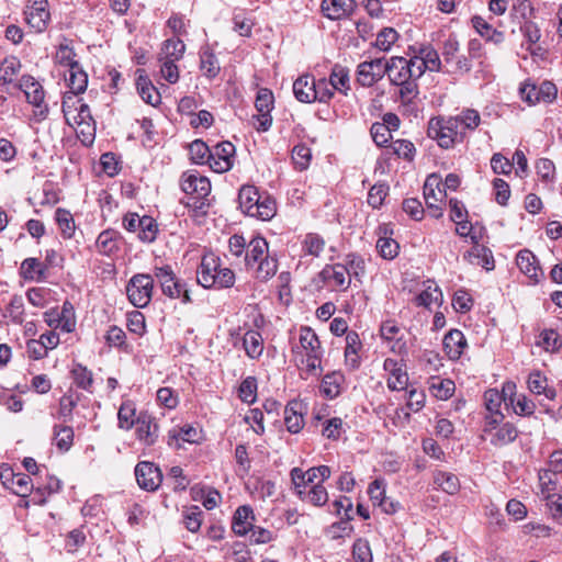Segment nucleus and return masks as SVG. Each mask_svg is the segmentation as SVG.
I'll use <instances>...</instances> for the list:
<instances>
[{
  "instance_id": "obj_1",
  "label": "nucleus",
  "mask_w": 562,
  "mask_h": 562,
  "mask_svg": "<svg viewBox=\"0 0 562 562\" xmlns=\"http://www.w3.org/2000/svg\"><path fill=\"white\" fill-rule=\"evenodd\" d=\"M244 262L259 281L270 280L278 271V259L269 254L268 241L261 236H255L248 241Z\"/></svg>"
},
{
  "instance_id": "obj_2",
  "label": "nucleus",
  "mask_w": 562,
  "mask_h": 562,
  "mask_svg": "<svg viewBox=\"0 0 562 562\" xmlns=\"http://www.w3.org/2000/svg\"><path fill=\"white\" fill-rule=\"evenodd\" d=\"M181 190L187 198L181 203L189 207L194 216H204L210 207L207 196L211 193L210 180L193 171H186L180 179Z\"/></svg>"
},
{
  "instance_id": "obj_3",
  "label": "nucleus",
  "mask_w": 562,
  "mask_h": 562,
  "mask_svg": "<svg viewBox=\"0 0 562 562\" xmlns=\"http://www.w3.org/2000/svg\"><path fill=\"white\" fill-rule=\"evenodd\" d=\"M14 87L23 91L25 98L34 110V116L38 120H45L48 115V106L44 104L45 91L43 86L31 75H23Z\"/></svg>"
},
{
  "instance_id": "obj_4",
  "label": "nucleus",
  "mask_w": 562,
  "mask_h": 562,
  "mask_svg": "<svg viewBox=\"0 0 562 562\" xmlns=\"http://www.w3.org/2000/svg\"><path fill=\"white\" fill-rule=\"evenodd\" d=\"M427 135L442 148L454 145L459 135V120L454 117H432L428 122Z\"/></svg>"
},
{
  "instance_id": "obj_5",
  "label": "nucleus",
  "mask_w": 562,
  "mask_h": 562,
  "mask_svg": "<svg viewBox=\"0 0 562 562\" xmlns=\"http://www.w3.org/2000/svg\"><path fill=\"white\" fill-rule=\"evenodd\" d=\"M154 276L160 283L165 295L171 299H181L184 304L192 301L186 283L176 278L170 266L155 267Z\"/></svg>"
},
{
  "instance_id": "obj_6",
  "label": "nucleus",
  "mask_w": 562,
  "mask_h": 562,
  "mask_svg": "<svg viewBox=\"0 0 562 562\" xmlns=\"http://www.w3.org/2000/svg\"><path fill=\"white\" fill-rule=\"evenodd\" d=\"M153 289V277L147 273H137L130 279L126 285L128 301L135 307L144 308L150 303Z\"/></svg>"
},
{
  "instance_id": "obj_7",
  "label": "nucleus",
  "mask_w": 562,
  "mask_h": 562,
  "mask_svg": "<svg viewBox=\"0 0 562 562\" xmlns=\"http://www.w3.org/2000/svg\"><path fill=\"white\" fill-rule=\"evenodd\" d=\"M393 85L404 83L411 80H417L423 76L420 66L416 67L414 59L394 56L386 61V72Z\"/></svg>"
},
{
  "instance_id": "obj_8",
  "label": "nucleus",
  "mask_w": 562,
  "mask_h": 562,
  "mask_svg": "<svg viewBox=\"0 0 562 562\" xmlns=\"http://www.w3.org/2000/svg\"><path fill=\"white\" fill-rule=\"evenodd\" d=\"M445 196L446 191L441 189L440 177L435 173L428 176L424 183V199L427 210L434 218L442 216L440 203L443 201Z\"/></svg>"
},
{
  "instance_id": "obj_9",
  "label": "nucleus",
  "mask_w": 562,
  "mask_h": 562,
  "mask_svg": "<svg viewBox=\"0 0 562 562\" xmlns=\"http://www.w3.org/2000/svg\"><path fill=\"white\" fill-rule=\"evenodd\" d=\"M135 477L142 490L154 492L162 482L159 467L149 461H140L135 467Z\"/></svg>"
},
{
  "instance_id": "obj_10",
  "label": "nucleus",
  "mask_w": 562,
  "mask_h": 562,
  "mask_svg": "<svg viewBox=\"0 0 562 562\" xmlns=\"http://www.w3.org/2000/svg\"><path fill=\"white\" fill-rule=\"evenodd\" d=\"M255 106L259 114L254 116L256 120L254 126L259 132H266L272 124V116L270 114L273 108L272 92L268 89H260L257 93Z\"/></svg>"
},
{
  "instance_id": "obj_11",
  "label": "nucleus",
  "mask_w": 562,
  "mask_h": 562,
  "mask_svg": "<svg viewBox=\"0 0 562 562\" xmlns=\"http://www.w3.org/2000/svg\"><path fill=\"white\" fill-rule=\"evenodd\" d=\"M386 72V61L384 58H375L359 64L357 70V81L362 87H371L383 78Z\"/></svg>"
},
{
  "instance_id": "obj_12",
  "label": "nucleus",
  "mask_w": 562,
  "mask_h": 562,
  "mask_svg": "<svg viewBox=\"0 0 562 562\" xmlns=\"http://www.w3.org/2000/svg\"><path fill=\"white\" fill-rule=\"evenodd\" d=\"M235 154V146L231 142H222L214 147L209 156L210 168L218 173L226 172L233 167L232 158Z\"/></svg>"
},
{
  "instance_id": "obj_13",
  "label": "nucleus",
  "mask_w": 562,
  "mask_h": 562,
  "mask_svg": "<svg viewBox=\"0 0 562 562\" xmlns=\"http://www.w3.org/2000/svg\"><path fill=\"white\" fill-rule=\"evenodd\" d=\"M47 5V0H30L24 12L27 24L36 32H43L47 27L50 16Z\"/></svg>"
},
{
  "instance_id": "obj_14",
  "label": "nucleus",
  "mask_w": 562,
  "mask_h": 562,
  "mask_svg": "<svg viewBox=\"0 0 562 562\" xmlns=\"http://www.w3.org/2000/svg\"><path fill=\"white\" fill-rule=\"evenodd\" d=\"M473 247L464 252L463 260L473 266H481L485 270H493L495 267L492 250L479 244L476 236L471 235Z\"/></svg>"
},
{
  "instance_id": "obj_15",
  "label": "nucleus",
  "mask_w": 562,
  "mask_h": 562,
  "mask_svg": "<svg viewBox=\"0 0 562 562\" xmlns=\"http://www.w3.org/2000/svg\"><path fill=\"white\" fill-rule=\"evenodd\" d=\"M134 426L136 427L137 439L145 446H153L157 441L159 427L150 415L140 413Z\"/></svg>"
},
{
  "instance_id": "obj_16",
  "label": "nucleus",
  "mask_w": 562,
  "mask_h": 562,
  "mask_svg": "<svg viewBox=\"0 0 562 562\" xmlns=\"http://www.w3.org/2000/svg\"><path fill=\"white\" fill-rule=\"evenodd\" d=\"M321 279L329 286L347 290L350 285L348 269L345 265H326L319 272Z\"/></svg>"
},
{
  "instance_id": "obj_17",
  "label": "nucleus",
  "mask_w": 562,
  "mask_h": 562,
  "mask_svg": "<svg viewBox=\"0 0 562 562\" xmlns=\"http://www.w3.org/2000/svg\"><path fill=\"white\" fill-rule=\"evenodd\" d=\"M381 338L390 345L395 353L406 352V341L401 335V328L394 321H385L380 327Z\"/></svg>"
},
{
  "instance_id": "obj_18",
  "label": "nucleus",
  "mask_w": 562,
  "mask_h": 562,
  "mask_svg": "<svg viewBox=\"0 0 562 562\" xmlns=\"http://www.w3.org/2000/svg\"><path fill=\"white\" fill-rule=\"evenodd\" d=\"M383 369L390 373L387 379V386L390 390L402 391L406 389L408 375L397 360L386 358L383 363Z\"/></svg>"
},
{
  "instance_id": "obj_19",
  "label": "nucleus",
  "mask_w": 562,
  "mask_h": 562,
  "mask_svg": "<svg viewBox=\"0 0 562 562\" xmlns=\"http://www.w3.org/2000/svg\"><path fill=\"white\" fill-rule=\"evenodd\" d=\"M322 12L329 20H340L350 15L355 8V0H323Z\"/></svg>"
},
{
  "instance_id": "obj_20",
  "label": "nucleus",
  "mask_w": 562,
  "mask_h": 562,
  "mask_svg": "<svg viewBox=\"0 0 562 562\" xmlns=\"http://www.w3.org/2000/svg\"><path fill=\"white\" fill-rule=\"evenodd\" d=\"M467 346V339L459 329H451L443 337V350L450 360L460 359Z\"/></svg>"
},
{
  "instance_id": "obj_21",
  "label": "nucleus",
  "mask_w": 562,
  "mask_h": 562,
  "mask_svg": "<svg viewBox=\"0 0 562 562\" xmlns=\"http://www.w3.org/2000/svg\"><path fill=\"white\" fill-rule=\"evenodd\" d=\"M218 259L213 255L204 256L198 269V283L203 288H211L216 283Z\"/></svg>"
},
{
  "instance_id": "obj_22",
  "label": "nucleus",
  "mask_w": 562,
  "mask_h": 562,
  "mask_svg": "<svg viewBox=\"0 0 562 562\" xmlns=\"http://www.w3.org/2000/svg\"><path fill=\"white\" fill-rule=\"evenodd\" d=\"M200 439V430L191 425L173 428L168 432V446L176 449L181 448L180 441L196 443Z\"/></svg>"
},
{
  "instance_id": "obj_23",
  "label": "nucleus",
  "mask_w": 562,
  "mask_h": 562,
  "mask_svg": "<svg viewBox=\"0 0 562 562\" xmlns=\"http://www.w3.org/2000/svg\"><path fill=\"white\" fill-rule=\"evenodd\" d=\"M315 88V78L308 74L300 76L293 82V93L297 101L302 103L315 102V94L313 89Z\"/></svg>"
},
{
  "instance_id": "obj_24",
  "label": "nucleus",
  "mask_w": 562,
  "mask_h": 562,
  "mask_svg": "<svg viewBox=\"0 0 562 562\" xmlns=\"http://www.w3.org/2000/svg\"><path fill=\"white\" fill-rule=\"evenodd\" d=\"M254 521L255 515L252 508L248 505L239 506L233 518V531L237 536H246L254 526Z\"/></svg>"
},
{
  "instance_id": "obj_25",
  "label": "nucleus",
  "mask_w": 562,
  "mask_h": 562,
  "mask_svg": "<svg viewBox=\"0 0 562 562\" xmlns=\"http://www.w3.org/2000/svg\"><path fill=\"white\" fill-rule=\"evenodd\" d=\"M473 29L485 38L487 42H492L495 45L502 44L505 40L503 32L493 27L484 18L474 15L471 19Z\"/></svg>"
},
{
  "instance_id": "obj_26",
  "label": "nucleus",
  "mask_w": 562,
  "mask_h": 562,
  "mask_svg": "<svg viewBox=\"0 0 562 562\" xmlns=\"http://www.w3.org/2000/svg\"><path fill=\"white\" fill-rule=\"evenodd\" d=\"M361 341L359 335L351 330L346 335L345 361L346 366L351 370H356L360 366V357L358 355L361 349Z\"/></svg>"
},
{
  "instance_id": "obj_27",
  "label": "nucleus",
  "mask_w": 562,
  "mask_h": 562,
  "mask_svg": "<svg viewBox=\"0 0 562 562\" xmlns=\"http://www.w3.org/2000/svg\"><path fill=\"white\" fill-rule=\"evenodd\" d=\"M416 67L420 66L423 74L426 69L430 71H439L441 61L439 54L431 46H423L419 48V56L413 58Z\"/></svg>"
},
{
  "instance_id": "obj_28",
  "label": "nucleus",
  "mask_w": 562,
  "mask_h": 562,
  "mask_svg": "<svg viewBox=\"0 0 562 562\" xmlns=\"http://www.w3.org/2000/svg\"><path fill=\"white\" fill-rule=\"evenodd\" d=\"M301 409L302 404L296 401L290 402L284 407V424L292 434H297L303 428L304 419Z\"/></svg>"
},
{
  "instance_id": "obj_29",
  "label": "nucleus",
  "mask_w": 562,
  "mask_h": 562,
  "mask_svg": "<svg viewBox=\"0 0 562 562\" xmlns=\"http://www.w3.org/2000/svg\"><path fill=\"white\" fill-rule=\"evenodd\" d=\"M516 263L520 271L530 279L538 281L539 272H541L536 256L528 249H522L517 254Z\"/></svg>"
},
{
  "instance_id": "obj_30",
  "label": "nucleus",
  "mask_w": 562,
  "mask_h": 562,
  "mask_svg": "<svg viewBox=\"0 0 562 562\" xmlns=\"http://www.w3.org/2000/svg\"><path fill=\"white\" fill-rule=\"evenodd\" d=\"M69 75L66 78L68 87L70 89L69 93L80 94L83 93L88 86V75L81 68L79 64H72L71 69H69Z\"/></svg>"
},
{
  "instance_id": "obj_31",
  "label": "nucleus",
  "mask_w": 562,
  "mask_h": 562,
  "mask_svg": "<svg viewBox=\"0 0 562 562\" xmlns=\"http://www.w3.org/2000/svg\"><path fill=\"white\" fill-rule=\"evenodd\" d=\"M136 87L138 94L147 104L156 106L160 103V93L157 91V89L154 87L151 81L146 76H138Z\"/></svg>"
},
{
  "instance_id": "obj_32",
  "label": "nucleus",
  "mask_w": 562,
  "mask_h": 562,
  "mask_svg": "<svg viewBox=\"0 0 562 562\" xmlns=\"http://www.w3.org/2000/svg\"><path fill=\"white\" fill-rule=\"evenodd\" d=\"M186 50L184 43L179 38H168L164 42L158 60H172L177 61L182 58Z\"/></svg>"
},
{
  "instance_id": "obj_33",
  "label": "nucleus",
  "mask_w": 562,
  "mask_h": 562,
  "mask_svg": "<svg viewBox=\"0 0 562 562\" xmlns=\"http://www.w3.org/2000/svg\"><path fill=\"white\" fill-rule=\"evenodd\" d=\"M22 68L20 59L15 56L5 57L0 64V83L14 85V78Z\"/></svg>"
},
{
  "instance_id": "obj_34",
  "label": "nucleus",
  "mask_w": 562,
  "mask_h": 562,
  "mask_svg": "<svg viewBox=\"0 0 562 562\" xmlns=\"http://www.w3.org/2000/svg\"><path fill=\"white\" fill-rule=\"evenodd\" d=\"M261 194L254 186H243L238 193L239 206L244 213L250 216Z\"/></svg>"
},
{
  "instance_id": "obj_35",
  "label": "nucleus",
  "mask_w": 562,
  "mask_h": 562,
  "mask_svg": "<svg viewBox=\"0 0 562 562\" xmlns=\"http://www.w3.org/2000/svg\"><path fill=\"white\" fill-rule=\"evenodd\" d=\"M200 69L209 79L215 78L221 70L220 63L215 54L209 47L201 49Z\"/></svg>"
},
{
  "instance_id": "obj_36",
  "label": "nucleus",
  "mask_w": 562,
  "mask_h": 562,
  "mask_svg": "<svg viewBox=\"0 0 562 562\" xmlns=\"http://www.w3.org/2000/svg\"><path fill=\"white\" fill-rule=\"evenodd\" d=\"M517 428L512 423H504L492 434L491 443L495 447H504L516 440Z\"/></svg>"
},
{
  "instance_id": "obj_37",
  "label": "nucleus",
  "mask_w": 562,
  "mask_h": 562,
  "mask_svg": "<svg viewBox=\"0 0 562 562\" xmlns=\"http://www.w3.org/2000/svg\"><path fill=\"white\" fill-rule=\"evenodd\" d=\"M344 375L339 372L326 374L322 380L321 393L327 398H335L340 394Z\"/></svg>"
},
{
  "instance_id": "obj_38",
  "label": "nucleus",
  "mask_w": 562,
  "mask_h": 562,
  "mask_svg": "<svg viewBox=\"0 0 562 562\" xmlns=\"http://www.w3.org/2000/svg\"><path fill=\"white\" fill-rule=\"evenodd\" d=\"M244 349L248 357L256 359L261 356L263 351V339L259 331L248 330L243 338Z\"/></svg>"
},
{
  "instance_id": "obj_39",
  "label": "nucleus",
  "mask_w": 562,
  "mask_h": 562,
  "mask_svg": "<svg viewBox=\"0 0 562 562\" xmlns=\"http://www.w3.org/2000/svg\"><path fill=\"white\" fill-rule=\"evenodd\" d=\"M300 347L306 352V355L323 353L321 341L311 327H301Z\"/></svg>"
},
{
  "instance_id": "obj_40",
  "label": "nucleus",
  "mask_w": 562,
  "mask_h": 562,
  "mask_svg": "<svg viewBox=\"0 0 562 562\" xmlns=\"http://www.w3.org/2000/svg\"><path fill=\"white\" fill-rule=\"evenodd\" d=\"M299 497L314 506H323L328 501V493L321 482H316L308 491L299 490Z\"/></svg>"
},
{
  "instance_id": "obj_41",
  "label": "nucleus",
  "mask_w": 562,
  "mask_h": 562,
  "mask_svg": "<svg viewBox=\"0 0 562 562\" xmlns=\"http://www.w3.org/2000/svg\"><path fill=\"white\" fill-rule=\"evenodd\" d=\"M434 483L443 492L454 495L460 490V482L456 474L450 472L437 471L434 474Z\"/></svg>"
},
{
  "instance_id": "obj_42",
  "label": "nucleus",
  "mask_w": 562,
  "mask_h": 562,
  "mask_svg": "<svg viewBox=\"0 0 562 562\" xmlns=\"http://www.w3.org/2000/svg\"><path fill=\"white\" fill-rule=\"evenodd\" d=\"M328 81L330 82V86L334 90H336L345 95L347 94L348 90L350 89L349 72L341 65L336 64L333 67Z\"/></svg>"
},
{
  "instance_id": "obj_43",
  "label": "nucleus",
  "mask_w": 562,
  "mask_h": 562,
  "mask_svg": "<svg viewBox=\"0 0 562 562\" xmlns=\"http://www.w3.org/2000/svg\"><path fill=\"white\" fill-rule=\"evenodd\" d=\"M380 232H383L376 241V249L384 259H393L397 256L400 246L396 240L387 236V227H380Z\"/></svg>"
},
{
  "instance_id": "obj_44",
  "label": "nucleus",
  "mask_w": 562,
  "mask_h": 562,
  "mask_svg": "<svg viewBox=\"0 0 562 562\" xmlns=\"http://www.w3.org/2000/svg\"><path fill=\"white\" fill-rule=\"evenodd\" d=\"M45 272L46 266L36 258H26L21 265V274L25 280H42Z\"/></svg>"
},
{
  "instance_id": "obj_45",
  "label": "nucleus",
  "mask_w": 562,
  "mask_h": 562,
  "mask_svg": "<svg viewBox=\"0 0 562 562\" xmlns=\"http://www.w3.org/2000/svg\"><path fill=\"white\" fill-rule=\"evenodd\" d=\"M55 220L64 238H71L76 231L72 214L66 210L58 207L55 212Z\"/></svg>"
},
{
  "instance_id": "obj_46",
  "label": "nucleus",
  "mask_w": 562,
  "mask_h": 562,
  "mask_svg": "<svg viewBox=\"0 0 562 562\" xmlns=\"http://www.w3.org/2000/svg\"><path fill=\"white\" fill-rule=\"evenodd\" d=\"M443 301L441 290L435 285H428L414 300L417 306L430 307L432 304L440 305Z\"/></svg>"
},
{
  "instance_id": "obj_47",
  "label": "nucleus",
  "mask_w": 562,
  "mask_h": 562,
  "mask_svg": "<svg viewBox=\"0 0 562 562\" xmlns=\"http://www.w3.org/2000/svg\"><path fill=\"white\" fill-rule=\"evenodd\" d=\"M276 201L269 195H261L259 202L255 206L254 213H251L250 216L257 217L261 221H269L276 215Z\"/></svg>"
},
{
  "instance_id": "obj_48",
  "label": "nucleus",
  "mask_w": 562,
  "mask_h": 562,
  "mask_svg": "<svg viewBox=\"0 0 562 562\" xmlns=\"http://www.w3.org/2000/svg\"><path fill=\"white\" fill-rule=\"evenodd\" d=\"M95 245L100 254L111 256L119 248L116 233L111 229L103 231L98 236Z\"/></svg>"
},
{
  "instance_id": "obj_49",
  "label": "nucleus",
  "mask_w": 562,
  "mask_h": 562,
  "mask_svg": "<svg viewBox=\"0 0 562 562\" xmlns=\"http://www.w3.org/2000/svg\"><path fill=\"white\" fill-rule=\"evenodd\" d=\"M54 440L60 451H68L74 441V429L70 426H54Z\"/></svg>"
},
{
  "instance_id": "obj_50",
  "label": "nucleus",
  "mask_w": 562,
  "mask_h": 562,
  "mask_svg": "<svg viewBox=\"0 0 562 562\" xmlns=\"http://www.w3.org/2000/svg\"><path fill=\"white\" fill-rule=\"evenodd\" d=\"M325 248V240L322 236L315 233H308L305 235V238L302 244V249L304 254L319 257Z\"/></svg>"
},
{
  "instance_id": "obj_51",
  "label": "nucleus",
  "mask_w": 562,
  "mask_h": 562,
  "mask_svg": "<svg viewBox=\"0 0 562 562\" xmlns=\"http://www.w3.org/2000/svg\"><path fill=\"white\" fill-rule=\"evenodd\" d=\"M189 154L194 164L209 165V156H211L212 151L203 140L195 139L189 146Z\"/></svg>"
},
{
  "instance_id": "obj_52",
  "label": "nucleus",
  "mask_w": 562,
  "mask_h": 562,
  "mask_svg": "<svg viewBox=\"0 0 562 562\" xmlns=\"http://www.w3.org/2000/svg\"><path fill=\"white\" fill-rule=\"evenodd\" d=\"M79 396L72 392H68L61 396L59 400L58 415L64 422L71 420L72 411L77 406Z\"/></svg>"
},
{
  "instance_id": "obj_53",
  "label": "nucleus",
  "mask_w": 562,
  "mask_h": 562,
  "mask_svg": "<svg viewBox=\"0 0 562 562\" xmlns=\"http://www.w3.org/2000/svg\"><path fill=\"white\" fill-rule=\"evenodd\" d=\"M32 487V480L29 475L23 473L12 474L11 488L14 494L25 497L31 493Z\"/></svg>"
},
{
  "instance_id": "obj_54",
  "label": "nucleus",
  "mask_w": 562,
  "mask_h": 562,
  "mask_svg": "<svg viewBox=\"0 0 562 562\" xmlns=\"http://www.w3.org/2000/svg\"><path fill=\"white\" fill-rule=\"evenodd\" d=\"M352 559L353 562H372V552L368 540L359 538L353 542Z\"/></svg>"
},
{
  "instance_id": "obj_55",
  "label": "nucleus",
  "mask_w": 562,
  "mask_h": 562,
  "mask_svg": "<svg viewBox=\"0 0 562 562\" xmlns=\"http://www.w3.org/2000/svg\"><path fill=\"white\" fill-rule=\"evenodd\" d=\"M396 86L400 87L398 99L403 105L412 104L419 93L416 80L398 83Z\"/></svg>"
},
{
  "instance_id": "obj_56",
  "label": "nucleus",
  "mask_w": 562,
  "mask_h": 562,
  "mask_svg": "<svg viewBox=\"0 0 562 562\" xmlns=\"http://www.w3.org/2000/svg\"><path fill=\"white\" fill-rule=\"evenodd\" d=\"M538 345L547 351H554L562 347L559 334L553 329H544L540 333Z\"/></svg>"
},
{
  "instance_id": "obj_57",
  "label": "nucleus",
  "mask_w": 562,
  "mask_h": 562,
  "mask_svg": "<svg viewBox=\"0 0 562 562\" xmlns=\"http://www.w3.org/2000/svg\"><path fill=\"white\" fill-rule=\"evenodd\" d=\"M71 374L76 385L83 390H89L92 382V372L88 370L86 367L77 363L71 370Z\"/></svg>"
},
{
  "instance_id": "obj_58",
  "label": "nucleus",
  "mask_w": 562,
  "mask_h": 562,
  "mask_svg": "<svg viewBox=\"0 0 562 562\" xmlns=\"http://www.w3.org/2000/svg\"><path fill=\"white\" fill-rule=\"evenodd\" d=\"M134 416L135 408L133 404L131 402L123 403L117 413L119 427L125 430H130L136 422Z\"/></svg>"
},
{
  "instance_id": "obj_59",
  "label": "nucleus",
  "mask_w": 562,
  "mask_h": 562,
  "mask_svg": "<svg viewBox=\"0 0 562 562\" xmlns=\"http://www.w3.org/2000/svg\"><path fill=\"white\" fill-rule=\"evenodd\" d=\"M313 94H315V101L321 103H327L334 97V89L330 86V82L326 78H321L315 80V88L313 89Z\"/></svg>"
},
{
  "instance_id": "obj_60",
  "label": "nucleus",
  "mask_w": 562,
  "mask_h": 562,
  "mask_svg": "<svg viewBox=\"0 0 562 562\" xmlns=\"http://www.w3.org/2000/svg\"><path fill=\"white\" fill-rule=\"evenodd\" d=\"M157 225L153 217L143 216L139 222L138 237L143 241H154L156 238Z\"/></svg>"
},
{
  "instance_id": "obj_61",
  "label": "nucleus",
  "mask_w": 562,
  "mask_h": 562,
  "mask_svg": "<svg viewBox=\"0 0 562 562\" xmlns=\"http://www.w3.org/2000/svg\"><path fill=\"white\" fill-rule=\"evenodd\" d=\"M510 402L517 415L530 416L535 412V403L524 394L516 395Z\"/></svg>"
},
{
  "instance_id": "obj_62",
  "label": "nucleus",
  "mask_w": 562,
  "mask_h": 562,
  "mask_svg": "<svg viewBox=\"0 0 562 562\" xmlns=\"http://www.w3.org/2000/svg\"><path fill=\"white\" fill-rule=\"evenodd\" d=\"M239 398L246 403H252L256 400L257 380L254 376L246 378L239 385Z\"/></svg>"
},
{
  "instance_id": "obj_63",
  "label": "nucleus",
  "mask_w": 562,
  "mask_h": 562,
  "mask_svg": "<svg viewBox=\"0 0 562 562\" xmlns=\"http://www.w3.org/2000/svg\"><path fill=\"white\" fill-rule=\"evenodd\" d=\"M397 32L392 27H384L376 36L375 46L387 52L397 40Z\"/></svg>"
},
{
  "instance_id": "obj_64",
  "label": "nucleus",
  "mask_w": 562,
  "mask_h": 562,
  "mask_svg": "<svg viewBox=\"0 0 562 562\" xmlns=\"http://www.w3.org/2000/svg\"><path fill=\"white\" fill-rule=\"evenodd\" d=\"M546 498L550 516L562 526V496L547 495Z\"/></svg>"
}]
</instances>
